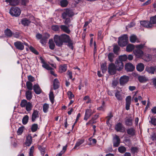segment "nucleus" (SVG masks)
Masks as SVG:
<instances>
[{
  "label": "nucleus",
  "mask_w": 156,
  "mask_h": 156,
  "mask_svg": "<svg viewBox=\"0 0 156 156\" xmlns=\"http://www.w3.org/2000/svg\"><path fill=\"white\" fill-rule=\"evenodd\" d=\"M54 39L56 45L58 47H61L63 43L68 41L69 36L65 34H62L60 35H55Z\"/></svg>",
  "instance_id": "nucleus-1"
},
{
  "label": "nucleus",
  "mask_w": 156,
  "mask_h": 156,
  "mask_svg": "<svg viewBox=\"0 0 156 156\" xmlns=\"http://www.w3.org/2000/svg\"><path fill=\"white\" fill-rule=\"evenodd\" d=\"M20 105L22 108H25L27 112L30 111L33 107L31 103L27 102L26 100L25 99L21 101Z\"/></svg>",
  "instance_id": "nucleus-2"
},
{
  "label": "nucleus",
  "mask_w": 156,
  "mask_h": 156,
  "mask_svg": "<svg viewBox=\"0 0 156 156\" xmlns=\"http://www.w3.org/2000/svg\"><path fill=\"white\" fill-rule=\"evenodd\" d=\"M128 41V37L127 35L125 34L119 38L118 43L120 46L124 47L127 44Z\"/></svg>",
  "instance_id": "nucleus-3"
},
{
  "label": "nucleus",
  "mask_w": 156,
  "mask_h": 156,
  "mask_svg": "<svg viewBox=\"0 0 156 156\" xmlns=\"http://www.w3.org/2000/svg\"><path fill=\"white\" fill-rule=\"evenodd\" d=\"M9 13L12 16H18L21 13V10L17 7H12L10 10Z\"/></svg>",
  "instance_id": "nucleus-4"
},
{
  "label": "nucleus",
  "mask_w": 156,
  "mask_h": 156,
  "mask_svg": "<svg viewBox=\"0 0 156 156\" xmlns=\"http://www.w3.org/2000/svg\"><path fill=\"white\" fill-rule=\"evenodd\" d=\"M73 15V12L69 9H67L62 14V16L63 19L69 18Z\"/></svg>",
  "instance_id": "nucleus-5"
},
{
  "label": "nucleus",
  "mask_w": 156,
  "mask_h": 156,
  "mask_svg": "<svg viewBox=\"0 0 156 156\" xmlns=\"http://www.w3.org/2000/svg\"><path fill=\"white\" fill-rule=\"evenodd\" d=\"M95 112L94 110L93 111L90 109H87L86 110L84 120L87 121L90 117Z\"/></svg>",
  "instance_id": "nucleus-6"
},
{
  "label": "nucleus",
  "mask_w": 156,
  "mask_h": 156,
  "mask_svg": "<svg viewBox=\"0 0 156 156\" xmlns=\"http://www.w3.org/2000/svg\"><path fill=\"white\" fill-rule=\"evenodd\" d=\"M117 70L116 66L113 63H111L109 65L108 67V71L111 75H113L116 73V70Z\"/></svg>",
  "instance_id": "nucleus-7"
},
{
  "label": "nucleus",
  "mask_w": 156,
  "mask_h": 156,
  "mask_svg": "<svg viewBox=\"0 0 156 156\" xmlns=\"http://www.w3.org/2000/svg\"><path fill=\"white\" fill-rule=\"evenodd\" d=\"M129 77L126 76H121L119 79V83L121 85L123 86L126 83L129 81Z\"/></svg>",
  "instance_id": "nucleus-8"
},
{
  "label": "nucleus",
  "mask_w": 156,
  "mask_h": 156,
  "mask_svg": "<svg viewBox=\"0 0 156 156\" xmlns=\"http://www.w3.org/2000/svg\"><path fill=\"white\" fill-rule=\"evenodd\" d=\"M115 129L117 132L123 133L125 131V128L122 123L119 122L115 126Z\"/></svg>",
  "instance_id": "nucleus-9"
},
{
  "label": "nucleus",
  "mask_w": 156,
  "mask_h": 156,
  "mask_svg": "<svg viewBox=\"0 0 156 156\" xmlns=\"http://www.w3.org/2000/svg\"><path fill=\"white\" fill-rule=\"evenodd\" d=\"M120 140L119 136L116 135L113 138V146L114 147H118L120 143Z\"/></svg>",
  "instance_id": "nucleus-10"
},
{
  "label": "nucleus",
  "mask_w": 156,
  "mask_h": 156,
  "mask_svg": "<svg viewBox=\"0 0 156 156\" xmlns=\"http://www.w3.org/2000/svg\"><path fill=\"white\" fill-rule=\"evenodd\" d=\"M39 117V112L37 110H34L31 115V121L34 122Z\"/></svg>",
  "instance_id": "nucleus-11"
},
{
  "label": "nucleus",
  "mask_w": 156,
  "mask_h": 156,
  "mask_svg": "<svg viewBox=\"0 0 156 156\" xmlns=\"http://www.w3.org/2000/svg\"><path fill=\"white\" fill-rule=\"evenodd\" d=\"M122 90H117L115 93V96L117 99L119 101L122 100L124 97L122 95Z\"/></svg>",
  "instance_id": "nucleus-12"
},
{
  "label": "nucleus",
  "mask_w": 156,
  "mask_h": 156,
  "mask_svg": "<svg viewBox=\"0 0 156 156\" xmlns=\"http://www.w3.org/2000/svg\"><path fill=\"white\" fill-rule=\"evenodd\" d=\"M133 52L137 58L141 57L144 55L143 52L140 49H135Z\"/></svg>",
  "instance_id": "nucleus-13"
},
{
  "label": "nucleus",
  "mask_w": 156,
  "mask_h": 156,
  "mask_svg": "<svg viewBox=\"0 0 156 156\" xmlns=\"http://www.w3.org/2000/svg\"><path fill=\"white\" fill-rule=\"evenodd\" d=\"M125 68L127 72L133 71L135 69V66L131 63H129L126 64Z\"/></svg>",
  "instance_id": "nucleus-14"
},
{
  "label": "nucleus",
  "mask_w": 156,
  "mask_h": 156,
  "mask_svg": "<svg viewBox=\"0 0 156 156\" xmlns=\"http://www.w3.org/2000/svg\"><path fill=\"white\" fill-rule=\"evenodd\" d=\"M140 23L141 25L146 28H151L153 26L152 24L148 21L145 20L141 21Z\"/></svg>",
  "instance_id": "nucleus-15"
},
{
  "label": "nucleus",
  "mask_w": 156,
  "mask_h": 156,
  "mask_svg": "<svg viewBox=\"0 0 156 156\" xmlns=\"http://www.w3.org/2000/svg\"><path fill=\"white\" fill-rule=\"evenodd\" d=\"M131 97L130 96H128L126 98V109L127 110L129 109V107L131 103Z\"/></svg>",
  "instance_id": "nucleus-16"
},
{
  "label": "nucleus",
  "mask_w": 156,
  "mask_h": 156,
  "mask_svg": "<svg viewBox=\"0 0 156 156\" xmlns=\"http://www.w3.org/2000/svg\"><path fill=\"white\" fill-rule=\"evenodd\" d=\"M133 119L131 117H126L125 119V124L127 126H132L133 125Z\"/></svg>",
  "instance_id": "nucleus-17"
},
{
  "label": "nucleus",
  "mask_w": 156,
  "mask_h": 156,
  "mask_svg": "<svg viewBox=\"0 0 156 156\" xmlns=\"http://www.w3.org/2000/svg\"><path fill=\"white\" fill-rule=\"evenodd\" d=\"M14 45L17 49L21 50H23L24 48L23 44L20 41L15 42Z\"/></svg>",
  "instance_id": "nucleus-18"
},
{
  "label": "nucleus",
  "mask_w": 156,
  "mask_h": 156,
  "mask_svg": "<svg viewBox=\"0 0 156 156\" xmlns=\"http://www.w3.org/2000/svg\"><path fill=\"white\" fill-rule=\"evenodd\" d=\"M115 64L117 70L119 71L122 69L123 67V64L122 62L117 60L115 62Z\"/></svg>",
  "instance_id": "nucleus-19"
},
{
  "label": "nucleus",
  "mask_w": 156,
  "mask_h": 156,
  "mask_svg": "<svg viewBox=\"0 0 156 156\" xmlns=\"http://www.w3.org/2000/svg\"><path fill=\"white\" fill-rule=\"evenodd\" d=\"M69 27L70 26L69 25L68 26L65 25H61L60 26V28L63 31L68 34H69L70 32V31L69 28Z\"/></svg>",
  "instance_id": "nucleus-20"
},
{
  "label": "nucleus",
  "mask_w": 156,
  "mask_h": 156,
  "mask_svg": "<svg viewBox=\"0 0 156 156\" xmlns=\"http://www.w3.org/2000/svg\"><path fill=\"white\" fill-rule=\"evenodd\" d=\"M32 142V137L30 134H28L26 137V141L25 142V145L28 146L30 145Z\"/></svg>",
  "instance_id": "nucleus-21"
},
{
  "label": "nucleus",
  "mask_w": 156,
  "mask_h": 156,
  "mask_svg": "<svg viewBox=\"0 0 156 156\" xmlns=\"http://www.w3.org/2000/svg\"><path fill=\"white\" fill-rule=\"evenodd\" d=\"M156 68L155 67H147L146 68L145 70L147 71L149 73L151 74H154L156 71Z\"/></svg>",
  "instance_id": "nucleus-22"
},
{
  "label": "nucleus",
  "mask_w": 156,
  "mask_h": 156,
  "mask_svg": "<svg viewBox=\"0 0 156 156\" xmlns=\"http://www.w3.org/2000/svg\"><path fill=\"white\" fill-rule=\"evenodd\" d=\"M33 88L35 92L37 94H39L42 92V90L38 85H34V86Z\"/></svg>",
  "instance_id": "nucleus-23"
},
{
  "label": "nucleus",
  "mask_w": 156,
  "mask_h": 156,
  "mask_svg": "<svg viewBox=\"0 0 156 156\" xmlns=\"http://www.w3.org/2000/svg\"><path fill=\"white\" fill-rule=\"evenodd\" d=\"M49 35L45 33L44 35L43 36L42 38L40 40V42L42 44H44L46 43L47 39L49 37Z\"/></svg>",
  "instance_id": "nucleus-24"
},
{
  "label": "nucleus",
  "mask_w": 156,
  "mask_h": 156,
  "mask_svg": "<svg viewBox=\"0 0 156 156\" xmlns=\"http://www.w3.org/2000/svg\"><path fill=\"white\" fill-rule=\"evenodd\" d=\"M126 131L127 134L131 136H133L135 135V131L133 128L131 127L128 129L126 130Z\"/></svg>",
  "instance_id": "nucleus-25"
},
{
  "label": "nucleus",
  "mask_w": 156,
  "mask_h": 156,
  "mask_svg": "<svg viewBox=\"0 0 156 156\" xmlns=\"http://www.w3.org/2000/svg\"><path fill=\"white\" fill-rule=\"evenodd\" d=\"M53 85L54 90H56L58 88L59 86V83L58 79H55L54 80Z\"/></svg>",
  "instance_id": "nucleus-26"
},
{
  "label": "nucleus",
  "mask_w": 156,
  "mask_h": 156,
  "mask_svg": "<svg viewBox=\"0 0 156 156\" xmlns=\"http://www.w3.org/2000/svg\"><path fill=\"white\" fill-rule=\"evenodd\" d=\"M130 41L132 43H134L135 42H139L140 41L138 40L136 36L134 35H132L130 37Z\"/></svg>",
  "instance_id": "nucleus-27"
},
{
  "label": "nucleus",
  "mask_w": 156,
  "mask_h": 156,
  "mask_svg": "<svg viewBox=\"0 0 156 156\" xmlns=\"http://www.w3.org/2000/svg\"><path fill=\"white\" fill-rule=\"evenodd\" d=\"M5 34L7 37H11L13 34V33L11 30L8 28L6 29L4 31Z\"/></svg>",
  "instance_id": "nucleus-28"
},
{
  "label": "nucleus",
  "mask_w": 156,
  "mask_h": 156,
  "mask_svg": "<svg viewBox=\"0 0 156 156\" xmlns=\"http://www.w3.org/2000/svg\"><path fill=\"white\" fill-rule=\"evenodd\" d=\"M144 65L142 63H140L138 64L136 67L137 70L140 72L143 71L144 70Z\"/></svg>",
  "instance_id": "nucleus-29"
},
{
  "label": "nucleus",
  "mask_w": 156,
  "mask_h": 156,
  "mask_svg": "<svg viewBox=\"0 0 156 156\" xmlns=\"http://www.w3.org/2000/svg\"><path fill=\"white\" fill-rule=\"evenodd\" d=\"M25 96L27 99L28 100H30L32 98V93L30 90L27 91L25 94Z\"/></svg>",
  "instance_id": "nucleus-30"
},
{
  "label": "nucleus",
  "mask_w": 156,
  "mask_h": 156,
  "mask_svg": "<svg viewBox=\"0 0 156 156\" xmlns=\"http://www.w3.org/2000/svg\"><path fill=\"white\" fill-rule=\"evenodd\" d=\"M55 96H54L53 92L51 90L50 91L49 94V98L52 104H53L54 102Z\"/></svg>",
  "instance_id": "nucleus-31"
},
{
  "label": "nucleus",
  "mask_w": 156,
  "mask_h": 156,
  "mask_svg": "<svg viewBox=\"0 0 156 156\" xmlns=\"http://www.w3.org/2000/svg\"><path fill=\"white\" fill-rule=\"evenodd\" d=\"M134 46L131 44H128L126 47V51L127 52L131 51L134 48Z\"/></svg>",
  "instance_id": "nucleus-32"
},
{
  "label": "nucleus",
  "mask_w": 156,
  "mask_h": 156,
  "mask_svg": "<svg viewBox=\"0 0 156 156\" xmlns=\"http://www.w3.org/2000/svg\"><path fill=\"white\" fill-rule=\"evenodd\" d=\"M84 142V139L78 140L76 142L74 148L76 149Z\"/></svg>",
  "instance_id": "nucleus-33"
},
{
  "label": "nucleus",
  "mask_w": 156,
  "mask_h": 156,
  "mask_svg": "<svg viewBox=\"0 0 156 156\" xmlns=\"http://www.w3.org/2000/svg\"><path fill=\"white\" fill-rule=\"evenodd\" d=\"M138 79L140 83H144L147 80V78L143 76H139L138 77Z\"/></svg>",
  "instance_id": "nucleus-34"
},
{
  "label": "nucleus",
  "mask_w": 156,
  "mask_h": 156,
  "mask_svg": "<svg viewBox=\"0 0 156 156\" xmlns=\"http://www.w3.org/2000/svg\"><path fill=\"white\" fill-rule=\"evenodd\" d=\"M67 70V66L66 65H64L63 66H61L59 68V72L60 73L65 72Z\"/></svg>",
  "instance_id": "nucleus-35"
},
{
  "label": "nucleus",
  "mask_w": 156,
  "mask_h": 156,
  "mask_svg": "<svg viewBox=\"0 0 156 156\" xmlns=\"http://www.w3.org/2000/svg\"><path fill=\"white\" fill-rule=\"evenodd\" d=\"M49 108V105L47 103L44 104L43 107V110L44 113H47L48 111Z\"/></svg>",
  "instance_id": "nucleus-36"
},
{
  "label": "nucleus",
  "mask_w": 156,
  "mask_h": 156,
  "mask_svg": "<svg viewBox=\"0 0 156 156\" xmlns=\"http://www.w3.org/2000/svg\"><path fill=\"white\" fill-rule=\"evenodd\" d=\"M30 23V21L27 18H23L22 20V23L24 26H27Z\"/></svg>",
  "instance_id": "nucleus-37"
},
{
  "label": "nucleus",
  "mask_w": 156,
  "mask_h": 156,
  "mask_svg": "<svg viewBox=\"0 0 156 156\" xmlns=\"http://www.w3.org/2000/svg\"><path fill=\"white\" fill-rule=\"evenodd\" d=\"M65 43H68V47L70 48L71 49H73V43L72 41L70 39V37L69 36V39L68 40V41L67 42H65Z\"/></svg>",
  "instance_id": "nucleus-38"
},
{
  "label": "nucleus",
  "mask_w": 156,
  "mask_h": 156,
  "mask_svg": "<svg viewBox=\"0 0 156 156\" xmlns=\"http://www.w3.org/2000/svg\"><path fill=\"white\" fill-rule=\"evenodd\" d=\"M127 58V57L126 55H121L119 57V61H125Z\"/></svg>",
  "instance_id": "nucleus-39"
},
{
  "label": "nucleus",
  "mask_w": 156,
  "mask_h": 156,
  "mask_svg": "<svg viewBox=\"0 0 156 156\" xmlns=\"http://www.w3.org/2000/svg\"><path fill=\"white\" fill-rule=\"evenodd\" d=\"M26 86L28 89L29 90H32L33 89V84L30 81H27L26 83Z\"/></svg>",
  "instance_id": "nucleus-40"
},
{
  "label": "nucleus",
  "mask_w": 156,
  "mask_h": 156,
  "mask_svg": "<svg viewBox=\"0 0 156 156\" xmlns=\"http://www.w3.org/2000/svg\"><path fill=\"white\" fill-rule=\"evenodd\" d=\"M118 150L120 153H123L126 151V148L124 146H120L119 147Z\"/></svg>",
  "instance_id": "nucleus-41"
},
{
  "label": "nucleus",
  "mask_w": 156,
  "mask_h": 156,
  "mask_svg": "<svg viewBox=\"0 0 156 156\" xmlns=\"http://www.w3.org/2000/svg\"><path fill=\"white\" fill-rule=\"evenodd\" d=\"M29 119V116L27 115H25L23 118L22 122L24 125L26 124L28 122Z\"/></svg>",
  "instance_id": "nucleus-42"
},
{
  "label": "nucleus",
  "mask_w": 156,
  "mask_h": 156,
  "mask_svg": "<svg viewBox=\"0 0 156 156\" xmlns=\"http://www.w3.org/2000/svg\"><path fill=\"white\" fill-rule=\"evenodd\" d=\"M114 57V54L112 53H109L108 55V57L109 61L111 62H113V58Z\"/></svg>",
  "instance_id": "nucleus-43"
},
{
  "label": "nucleus",
  "mask_w": 156,
  "mask_h": 156,
  "mask_svg": "<svg viewBox=\"0 0 156 156\" xmlns=\"http://www.w3.org/2000/svg\"><path fill=\"white\" fill-rule=\"evenodd\" d=\"M68 4V2L67 0H63L60 2L61 5L63 7H66Z\"/></svg>",
  "instance_id": "nucleus-44"
},
{
  "label": "nucleus",
  "mask_w": 156,
  "mask_h": 156,
  "mask_svg": "<svg viewBox=\"0 0 156 156\" xmlns=\"http://www.w3.org/2000/svg\"><path fill=\"white\" fill-rule=\"evenodd\" d=\"M150 23L153 25V24L156 23V16L152 17L150 18Z\"/></svg>",
  "instance_id": "nucleus-45"
},
{
  "label": "nucleus",
  "mask_w": 156,
  "mask_h": 156,
  "mask_svg": "<svg viewBox=\"0 0 156 156\" xmlns=\"http://www.w3.org/2000/svg\"><path fill=\"white\" fill-rule=\"evenodd\" d=\"M38 128V125L37 124H33L31 128V131L33 132H35L37 129Z\"/></svg>",
  "instance_id": "nucleus-46"
},
{
  "label": "nucleus",
  "mask_w": 156,
  "mask_h": 156,
  "mask_svg": "<svg viewBox=\"0 0 156 156\" xmlns=\"http://www.w3.org/2000/svg\"><path fill=\"white\" fill-rule=\"evenodd\" d=\"M52 29L54 31H58L60 30L59 27L58 25H53L51 27Z\"/></svg>",
  "instance_id": "nucleus-47"
},
{
  "label": "nucleus",
  "mask_w": 156,
  "mask_h": 156,
  "mask_svg": "<svg viewBox=\"0 0 156 156\" xmlns=\"http://www.w3.org/2000/svg\"><path fill=\"white\" fill-rule=\"evenodd\" d=\"M29 1L28 0H20V3L21 5L23 6H26L28 3Z\"/></svg>",
  "instance_id": "nucleus-48"
},
{
  "label": "nucleus",
  "mask_w": 156,
  "mask_h": 156,
  "mask_svg": "<svg viewBox=\"0 0 156 156\" xmlns=\"http://www.w3.org/2000/svg\"><path fill=\"white\" fill-rule=\"evenodd\" d=\"M42 66L44 68L48 70H51L52 69V68L48 64L46 63L43 64Z\"/></svg>",
  "instance_id": "nucleus-49"
},
{
  "label": "nucleus",
  "mask_w": 156,
  "mask_h": 156,
  "mask_svg": "<svg viewBox=\"0 0 156 156\" xmlns=\"http://www.w3.org/2000/svg\"><path fill=\"white\" fill-rule=\"evenodd\" d=\"M49 48L51 50H53L54 49L55 45V44L54 43L53 41H49Z\"/></svg>",
  "instance_id": "nucleus-50"
},
{
  "label": "nucleus",
  "mask_w": 156,
  "mask_h": 156,
  "mask_svg": "<svg viewBox=\"0 0 156 156\" xmlns=\"http://www.w3.org/2000/svg\"><path fill=\"white\" fill-rule=\"evenodd\" d=\"M138 151V149L137 147H133L131 148V153L134 154L137 153Z\"/></svg>",
  "instance_id": "nucleus-51"
},
{
  "label": "nucleus",
  "mask_w": 156,
  "mask_h": 156,
  "mask_svg": "<svg viewBox=\"0 0 156 156\" xmlns=\"http://www.w3.org/2000/svg\"><path fill=\"white\" fill-rule=\"evenodd\" d=\"M39 149L41 152V154H44L45 153V148L41 146H39L38 147Z\"/></svg>",
  "instance_id": "nucleus-52"
},
{
  "label": "nucleus",
  "mask_w": 156,
  "mask_h": 156,
  "mask_svg": "<svg viewBox=\"0 0 156 156\" xmlns=\"http://www.w3.org/2000/svg\"><path fill=\"white\" fill-rule=\"evenodd\" d=\"M24 127L23 126L20 127L18 129L17 132L18 135H21L23 132Z\"/></svg>",
  "instance_id": "nucleus-53"
},
{
  "label": "nucleus",
  "mask_w": 156,
  "mask_h": 156,
  "mask_svg": "<svg viewBox=\"0 0 156 156\" xmlns=\"http://www.w3.org/2000/svg\"><path fill=\"white\" fill-rule=\"evenodd\" d=\"M118 83V81L115 80L112 81V87L115 88Z\"/></svg>",
  "instance_id": "nucleus-54"
},
{
  "label": "nucleus",
  "mask_w": 156,
  "mask_h": 156,
  "mask_svg": "<svg viewBox=\"0 0 156 156\" xmlns=\"http://www.w3.org/2000/svg\"><path fill=\"white\" fill-rule=\"evenodd\" d=\"M151 120L150 122L154 126L156 125V119L154 118H151Z\"/></svg>",
  "instance_id": "nucleus-55"
},
{
  "label": "nucleus",
  "mask_w": 156,
  "mask_h": 156,
  "mask_svg": "<svg viewBox=\"0 0 156 156\" xmlns=\"http://www.w3.org/2000/svg\"><path fill=\"white\" fill-rule=\"evenodd\" d=\"M113 116V115L111 113H109L108 115L106 117V119H107V121H106V123L107 124L108 123L110 119Z\"/></svg>",
  "instance_id": "nucleus-56"
},
{
  "label": "nucleus",
  "mask_w": 156,
  "mask_h": 156,
  "mask_svg": "<svg viewBox=\"0 0 156 156\" xmlns=\"http://www.w3.org/2000/svg\"><path fill=\"white\" fill-rule=\"evenodd\" d=\"M119 47L117 45H115L113 48V51L114 53L115 54L117 53L119 49Z\"/></svg>",
  "instance_id": "nucleus-57"
},
{
  "label": "nucleus",
  "mask_w": 156,
  "mask_h": 156,
  "mask_svg": "<svg viewBox=\"0 0 156 156\" xmlns=\"http://www.w3.org/2000/svg\"><path fill=\"white\" fill-rule=\"evenodd\" d=\"M30 50L33 53H34V54H35L36 55H38V52L33 47H31L30 48Z\"/></svg>",
  "instance_id": "nucleus-58"
},
{
  "label": "nucleus",
  "mask_w": 156,
  "mask_h": 156,
  "mask_svg": "<svg viewBox=\"0 0 156 156\" xmlns=\"http://www.w3.org/2000/svg\"><path fill=\"white\" fill-rule=\"evenodd\" d=\"M101 68L102 73H104L106 71L107 67L105 65H101Z\"/></svg>",
  "instance_id": "nucleus-59"
},
{
  "label": "nucleus",
  "mask_w": 156,
  "mask_h": 156,
  "mask_svg": "<svg viewBox=\"0 0 156 156\" xmlns=\"http://www.w3.org/2000/svg\"><path fill=\"white\" fill-rule=\"evenodd\" d=\"M95 122V120L93 119L92 118L88 122L86 123V125L87 126L89 125H92Z\"/></svg>",
  "instance_id": "nucleus-60"
},
{
  "label": "nucleus",
  "mask_w": 156,
  "mask_h": 156,
  "mask_svg": "<svg viewBox=\"0 0 156 156\" xmlns=\"http://www.w3.org/2000/svg\"><path fill=\"white\" fill-rule=\"evenodd\" d=\"M34 150V147L32 146L30 149V151L29 152L30 156H33V153Z\"/></svg>",
  "instance_id": "nucleus-61"
},
{
  "label": "nucleus",
  "mask_w": 156,
  "mask_h": 156,
  "mask_svg": "<svg viewBox=\"0 0 156 156\" xmlns=\"http://www.w3.org/2000/svg\"><path fill=\"white\" fill-rule=\"evenodd\" d=\"M67 94L69 99H72L74 97V95L73 94L72 92L70 91H68L67 92Z\"/></svg>",
  "instance_id": "nucleus-62"
},
{
  "label": "nucleus",
  "mask_w": 156,
  "mask_h": 156,
  "mask_svg": "<svg viewBox=\"0 0 156 156\" xmlns=\"http://www.w3.org/2000/svg\"><path fill=\"white\" fill-rule=\"evenodd\" d=\"M64 19L65 20L64 23L68 25L70 23L71 20L69 18L65 19Z\"/></svg>",
  "instance_id": "nucleus-63"
},
{
  "label": "nucleus",
  "mask_w": 156,
  "mask_h": 156,
  "mask_svg": "<svg viewBox=\"0 0 156 156\" xmlns=\"http://www.w3.org/2000/svg\"><path fill=\"white\" fill-rule=\"evenodd\" d=\"M151 55H150L148 54L147 55V56L146 58L145 59V60L146 61L148 62L151 60Z\"/></svg>",
  "instance_id": "nucleus-64"
}]
</instances>
